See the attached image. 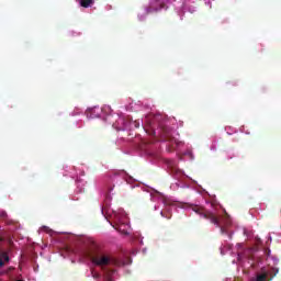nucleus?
<instances>
[{
    "mask_svg": "<svg viewBox=\"0 0 281 281\" xmlns=\"http://www.w3.org/2000/svg\"><path fill=\"white\" fill-rule=\"evenodd\" d=\"M92 262L98 265V267H106V265H111V257L106 255H97L92 258Z\"/></svg>",
    "mask_w": 281,
    "mask_h": 281,
    "instance_id": "obj_1",
    "label": "nucleus"
},
{
    "mask_svg": "<svg viewBox=\"0 0 281 281\" xmlns=\"http://www.w3.org/2000/svg\"><path fill=\"white\" fill-rule=\"evenodd\" d=\"M195 212L198 214H203L204 218H209L211 221V223H213L214 225H218V217H216V215H214V213H203V210L195 207Z\"/></svg>",
    "mask_w": 281,
    "mask_h": 281,
    "instance_id": "obj_2",
    "label": "nucleus"
},
{
    "mask_svg": "<svg viewBox=\"0 0 281 281\" xmlns=\"http://www.w3.org/2000/svg\"><path fill=\"white\" fill-rule=\"evenodd\" d=\"M10 258L8 257V254L5 252H0V269L1 267H3V265H5V262H9ZM14 270V268H9L7 271L4 272H1L0 271V274L1 273H10V271Z\"/></svg>",
    "mask_w": 281,
    "mask_h": 281,
    "instance_id": "obj_3",
    "label": "nucleus"
},
{
    "mask_svg": "<svg viewBox=\"0 0 281 281\" xmlns=\"http://www.w3.org/2000/svg\"><path fill=\"white\" fill-rule=\"evenodd\" d=\"M79 3L81 5V8H91V5H93V3H95L94 0H79Z\"/></svg>",
    "mask_w": 281,
    "mask_h": 281,
    "instance_id": "obj_4",
    "label": "nucleus"
},
{
    "mask_svg": "<svg viewBox=\"0 0 281 281\" xmlns=\"http://www.w3.org/2000/svg\"><path fill=\"white\" fill-rule=\"evenodd\" d=\"M265 280H267V274L266 273L257 276V281H265Z\"/></svg>",
    "mask_w": 281,
    "mask_h": 281,
    "instance_id": "obj_5",
    "label": "nucleus"
},
{
    "mask_svg": "<svg viewBox=\"0 0 281 281\" xmlns=\"http://www.w3.org/2000/svg\"><path fill=\"white\" fill-rule=\"evenodd\" d=\"M91 111L95 112V109H92Z\"/></svg>",
    "mask_w": 281,
    "mask_h": 281,
    "instance_id": "obj_6",
    "label": "nucleus"
}]
</instances>
